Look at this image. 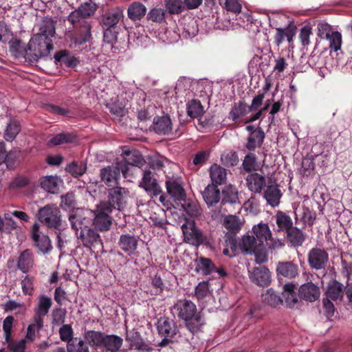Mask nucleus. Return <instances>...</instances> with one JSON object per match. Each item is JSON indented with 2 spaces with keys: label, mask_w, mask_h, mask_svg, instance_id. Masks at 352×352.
Wrapping results in <instances>:
<instances>
[{
  "label": "nucleus",
  "mask_w": 352,
  "mask_h": 352,
  "mask_svg": "<svg viewBox=\"0 0 352 352\" xmlns=\"http://www.w3.org/2000/svg\"><path fill=\"white\" fill-rule=\"evenodd\" d=\"M97 9L96 3L85 2L68 15L67 21L74 29L76 43L82 45L91 39L92 21L89 19L95 14Z\"/></svg>",
  "instance_id": "f257e3e1"
},
{
  "label": "nucleus",
  "mask_w": 352,
  "mask_h": 352,
  "mask_svg": "<svg viewBox=\"0 0 352 352\" xmlns=\"http://www.w3.org/2000/svg\"><path fill=\"white\" fill-rule=\"evenodd\" d=\"M56 21L52 18L45 17L39 24L38 32L30 40L28 47L32 52V60L37 62L47 57L54 48L52 38L56 33Z\"/></svg>",
  "instance_id": "f03ea898"
},
{
  "label": "nucleus",
  "mask_w": 352,
  "mask_h": 352,
  "mask_svg": "<svg viewBox=\"0 0 352 352\" xmlns=\"http://www.w3.org/2000/svg\"><path fill=\"white\" fill-rule=\"evenodd\" d=\"M179 318L185 321L186 328L195 334L204 325L205 320L199 313L197 312L196 305L189 300H179L174 305Z\"/></svg>",
  "instance_id": "7ed1b4c3"
},
{
  "label": "nucleus",
  "mask_w": 352,
  "mask_h": 352,
  "mask_svg": "<svg viewBox=\"0 0 352 352\" xmlns=\"http://www.w3.org/2000/svg\"><path fill=\"white\" fill-rule=\"evenodd\" d=\"M85 339L91 347L101 349L106 352H118L123 342L122 338L118 336L106 335L94 330L87 331Z\"/></svg>",
  "instance_id": "20e7f679"
},
{
  "label": "nucleus",
  "mask_w": 352,
  "mask_h": 352,
  "mask_svg": "<svg viewBox=\"0 0 352 352\" xmlns=\"http://www.w3.org/2000/svg\"><path fill=\"white\" fill-rule=\"evenodd\" d=\"M184 241L190 245L199 247L201 245L208 246L210 245V238L203 234L199 229L194 220H186L182 226Z\"/></svg>",
  "instance_id": "39448f33"
},
{
  "label": "nucleus",
  "mask_w": 352,
  "mask_h": 352,
  "mask_svg": "<svg viewBox=\"0 0 352 352\" xmlns=\"http://www.w3.org/2000/svg\"><path fill=\"white\" fill-rule=\"evenodd\" d=\"M38 220L47 228L59 230L61 224V212L55 204H47L38 209Z\"/></svg>",
  "instance_id": "423d86ee"
},
{
  "label": "nucleus",
  "mask_w": 352,
  "mask_h": 352,
  "mask_svg": "<svg viewBox=\"0 0 352 352\" xmlns=\"http://www.w3.org/2000/svg\"><path fill=\"white\" fill-rule=\"evenodd\" d=\"M129 190L120 186H114L108 190L107 201L100 202L103 210L113 212V210H121L125 206Z\"/></svg>",
  "instance_id": "0eeeda50"
},
{
  "label": "nucleus",
  "mask_w": 352,
  "mask_h": 352,
  "mask_svg": "<svg viewBox=\"0 0 352 352\" xmlns=\"http://www.w3.org/2000/svg\"><path fill=\"white\" fill-rule=\"evenodd\" d=\"M122 172L124 178L127 177V167L124 163H117L116 166H107L100 170L101 180L109 186L118 184V180Z\"/></svg>",
  "instance_id": "6e6552de"
},
{
  "label": "nucleus",
  "mask_w": 352,
  "mask_h": 352,
  "mask_svg": "<svg viewBox=\"0 0 352 352\" xmlns=\"http://www.w3.org/2000/svg\"><path fill=\"white\" fill-rule=\"evenodd\" d=\"M223 226L228 230L225 235L226 241L230 245L231 248L235 247L237 243L236 235L240 232L243 226L241 219L236 215H228L223 220Z\"/></svg>",
  "instance_id": "1a4fd4ad"
},
{
  "label": "nucleus",
  "mask_w": 352,
  "mask_h": 352,
  "mask_svg": "<svg viewBox=\"0 0 352 352\" xmlns=\"http://www.w3.org/2000/svg\"><path fill=\"white\" fill-rule=\"evenodd\" d=\"M329 259V254L323 248H313L307 254V262L310 268L316 270H325Z\"/></svg>",
  "instance_id": "9d476101"
},
{
  "label": "nucleus",
  "mask_w": 352,
  "mask_h": 352,
  "mask_svg": "<svg viewBox=\"0 0 352 352\" xmlns=\"http://www.w3.org/2000/svg\"><path fill=\"white\" fill-rule=\"evenodd\" d=\"M80 239L85 248H103V243L100 236L97 230L84 226V229H81L79 235L77 236Z\"/></svg>",
  "instance_id": "9b49d317"
},
{
  "label": "nucleus",
  "mask_w": 352,
  "mask_h": 352,
  "mask_svg": "<svg viewBox=\"0 0 352 352\" xmlns=\"http://www.w3.org/2000/svg\"><path fill=\"white\" fill-rule=\"evenodd\" d=\"M40 226L38 223H34L32 227V239L34 241L35 247L38 251L43 254L49 253L52 249L51 240L47 235L41 234L39 232Z\"/></svg>",
  "instance_id": "f8f14e48"
},
{
  "label": "nucleus",
  "mask_w": 352,
  "mask_h": 352,
  "mask_svg": "<svg viewBox=\"0 0 352 352\" xmlns=\"http://www.w3.org/2000/svg\"><path fill=\"white\" fill-rule=\"evenodd\" d=\"M124 18V10L117 6L105 11L100 16V24L102 28H118L117 25Z\"/></svg>",
  "instance_id": "ddd939ff"
},
{
  "label": "nucleus",
  "mask_w": 352,
  "mask_h": 352,
  "mask_svg": "<svg viewBox=\"0 0 352 352\" xmlns=\"http://www.w3.org/2000/svg\"><path fill=\"white\" fill-rule=\"evenodd\" d=\"M94 212V219L93 225L97 230L107 231L110 229L112 224V219L110 214L112 212H108L103 210L102 204L96 206Z\"/></svg>",
  "instance_id": "4468645a"
},
{
  "label": "nucleus",
  "mask_w": 352,
  "mask_h": 352,
  "mask_svg": "<svg viewBox=\"0 0 352 352\" xmlns=\"http://www.w3.org/2000/svg\"><path fill=\"white\" fill-rule=\"evenodd\" d=\"M139 237L129 233L122 234L118 241V247L127 256L135 254L138 249Z\"/></svg>",
  "instance_id": "2eb2a0df"
},
{
  "label": "nucleus",
  "mask_w": 352,
  "mask_h": 352,
  "mask_svg": "<svg viewBox=\"0 0 352 352\" xmlns=\"http://www.w3.org/2000/svg\"><path fill=\"white\" fill-rule=\"evenodd\" d=\"M248 272L250 280L255 285L259 287H267L270 284V272L266 267H254Z\"/></svg>",
  "instance_id": "dca6fc26"
},
{
  "label": "nucleus",
  "mask_w": 352,
  "mask_h": 352,
  "mask_svg": "<svg viewBox=\"0 0 352 352\" xmlns=\"http://www.w3.org/2000/svg\"><path fill=\"white\" fill-rule=\"evenodd\" d=\"M166 188L169 195L175 201H185L186 193L182 185V181L180 177L168 178L166 181Z\"/></svg>",
  "instance_id": "f3484780"
},
{
  "label": "nucleus",
  "mask_w": 352,
  "mask_h": 352,
  "mask_svg": "<svg viewBox=\"0 0 352 352\" xmlns=\"http://www.w3.org/2000/svg\"><path fill=\"white\" fill-rule=\"evenodd\" d=\"M157 329L160 335L165 338H173L178 332V328L173 319L163 316L157 320Z\"/></svg>",
  "instance_id": "a211bd4d"
},
{
  "label": "nucleus",
  "mask_w": 352,
  "mask_h": 352,
  "mask_svg": "<svg viewBox=\"0 0 352 352\" xmlns=\"http://www.w3.org/2000/svg\"><path fill=\"white\" fill-rule=\"evenodd\" d=\"M141 182V186L145 190L150 192L153 197H157L162 192L161 187L159 186L154 174L151 170H144Z\"/></svg>",
  "instance_id": "6ab92c4d"
},
{
  "label": "nucleus",
  "mask_w": 352,
  "mask_h": 352,
  "mask_svg": "<svg viewBox=\"0 0 352 352\" xmlns=\"http://www.w3.org/2000/svg\"><path fill=\"white\" fill-rule=\"evenodd\" d=\"M320 295V288L312 282L302 284L298 289L299 297L308 302H314Z\"/></svg>",
  "instance_id": "aec40b11"
},
{
  "label": "nucleus",
  "mask_w": 352,
  "mask_h": 352,
  "mask_svg": "<svg viewBox=\"0 0 352 352\" xmlns=\"http://www.w3.org/2000/svg\"><path fill=\"white\" fill-rule=\"evenodd\" d=\"M34 256L33 252L30 249H25L19 254L17 258V268L23 273H28L34 267Z\"/></svg>",
  "instance_id": "412c9836"
},
{
  "label": "nucleus",
  "mask_w": 352,
  "mask_h": 352,
  "mask_svg": "<svg viewBox=\"0 0 352 352\" xmlns=\"http://www.w3.org/2000/svg\"><path fill=\"white\" fill-rule=\"evenodd\" d=\"M247 187L254 193H261L266 186V179L258 173H250L246 179Z\"/></svg>",
  "instance_id": "4be33fe9"
},
{
  "label": "nucleus",
  "mask_w": 352,
  "mask_h": 352,
  "mask_svg": "<svg viewBox=\"0 0 352 352\" xmlns=\"http://www.w3.org/2000/svg\"><path fill=\"white\" fill-rule=\"evenodd\" d=\"M276 272L278 276L293 278L298 275L299 267L294 261L278 262L276 266Z\"/></svg>",
  "instance_id": "5701e85b"
},
{
  "label": "nucleus",
  "mask_w": 352,
  "mask_h": 352,
  "mask_svg": "<svg viewBox=\"0 0 352 352\" xmlns=\"http://www.w3.org/2000/svg\"><path fill=\"white\" fill-rule=\"evenodd\" d=\"M265 135L263 129L260 126L256 128L255 131H252L247 138V142L245 145V148L254 151L256 148H259L263 145Z\"/></svg>",
  "instance_id": "b1692460"
},
{
  "label": "nucleus",
  "mask_w": 352,
  "mask_h": 352,
  "mask_svg": "<svg viewBox=\"0 0 352 352\" xmlns=\"http://www.w3.org/2000/svg\"><path fill=\"white\" fill-rule=\"evenodd\" d=\"M153 128L157 134L169 135L172 131V122L169 116L155 118Z\"/></svg>",
  "instance_id": "393cba45"
},
{
  "label": "nucleus",
  "mask_w": 352,
  "mask_h": 352,
  "mask_svg": "<svg viewBox=\"0 0 352 352\" xmlns=\"http://www.w3.org/2000/svg\"><path fill=\"white\" fill-rule=\"evenodd\" d=\"M252 230L260 245H264L265 242L272 238V234L267 223H259L254 226Z\"/></svg>",
  "instance_id": "a878e982"
},
{
  "label": "nucleus",
  "mask_w": 352,
  "mask_h": 352,
  "mask_svg": "<svg viewBox=\"0 0 352 352\" xmlns=\"http://www.w3.org/2000/svg\"><path fill=\"white\" fill-rule=\"evenodd\" d=\"M21 131L20 121L15 117H11L3 132V138L7 142H12Z\"/></svg>",
  "instance_id": "bb28decb"
},
{
  "label": "nucleus",
  "mask_w": 352,
  "mask_h": 352,
  "mask_svg": "<svg viewBox=\"0 0 352 352\" xmlns=\"http://www.w3.org/2000/svg\"><path fill=\"white\" fill-rule=\"evenodd\" d=\"M202 196L208 206H212L221 199L220 190L216 184H208L202 192Z\"/></svg>",
  "instance_id": "cd10ccee"
},
{
  "label": "nucleus",
  "mask_w": 352,
  "mask_h": 352,
  "mask_svg": "<svg viewBox=\"0 0 352 352\" xmlns=\"http://www.w3.org/2000/svg\"><path fill=\"white\" fill-rule=\"evenodd\" d=\"M124 159L118 163H124L127 167V174L129 166L140 167L144 164V160L141 153L136 150L125 151Z\"/></svg>",
  "instance_id": "c85d7f7f"
},
{
  "label": "nucleus",
  "mask_w": 352,
  "mask_h": 352,
  "mask_svg": "<svg viewBox=\"0 0 352 352\" xmlns=\"http://www.w3.org/2000/svg\"><path fill=\"white\" fill-rule=\"evenodd\" d=\"M296 285L290 283L285 284L282 292L286 306L290 308L294 307L298 302V294L296 292Z\"/></svg>",
  "instance_id": "c756f323"
},
{
  "label": "nucleus",
  "mask_w": 352,
  "mask_h": 352,
  "mask_svg": "<svg viewBox=\"0 0 352 352\" xmlns=\"http://www.w3.org/2000/svg\"><path fill=\"white\" fill-rule=\"evenodd\" d=\"M209 172L212 180L211 184L218 186L226 184L227 180L226 169L217 164H214L210 166Z\"/></svg>",
  "instance_id": "7c9ffc66"
},
{
  "label": "nucleus",
  "mask_w": 352,
  "mask_h": 352,
  "mask_svg": "<svg viewBox=\"0 0 352 352\" xmlns=\"http://www.w3.org/2000/svg\"><path fill=\"white\" fill-rule=\"evenodd\" d=\"M54 58L56 64H58V63L64 64L67 67H75L79 63L78 58L70 55L69 52L67 50L58 51L54 54Z\"/></svg>",
  "instance_id": "2f4dec72"
},
{
  "label": "nucleus",
  "mask_w": 352,
  "mask_h": 352,
  "mask_svg": "<svg viewBox=\"0 0 352 352\" xmlns=\"http://www.w3.org/2000/svg\"><path fill=\"white\" fill-rule=\"evenodd\" d=\"M282 197V192L278 186L269 185L263 193V197L267 203L272 207L278 206L280 204V199Z\"/></svg>",
  "instance_id": "473e14b6"
},
{
  "label": "nucleus",
  "mask_w": 352,
  "mask_h": 352,
  "mask_svg": "<svg viewBox=\"0 0 352 352\" xmlns=\"http://www.w3.org/2000/svg\"><path fill=\"white\" fill-rule=\"evenodd\" d=\"M239 245L243 252L250 254H252L261 246L254 236L249 234L243 235Z\"/></svg>",
  "instance_id": "72a5a7b5"
},
{
  "label": "nucleus",
  "mask_w": 352,
  "mask_h": 352,
  "mask_svg": "<svg viewBox=\"0 0 352 352\" xmlns=\"http://www.w3.org/2000/svg\"><path fill=\"white\" fill-rule=\"evenodd\" d=\"M39 181L41 188L45 191L52 194L58 192V177L56 175L43 176Z\"/></svg>",
  "instance_id": "f704fd0d"
},
{
  "label": "nucleus",
  "mask_w": 352,
  "mask_h": 352,
  "mask_svg": "<svg viewBox=\"0 0 352 352\" xmlns=\"http://www.w3.org/2000/svg\"><path fill=\"white\" fill-rule=\"evenodd\" d=\"M126 340L129 342L131 348L138 350L148 351L151 349L143 341L141 335L138 331H130L126 333Z\"/></svg>",
  "instance_id": "c9c22d12"
},
{
  "label": "nucleus",
  "mask_w": 352,
  "mask_h": 352,
  "mask_svg": "<svg viewBox=\"0 0 352 352\" xmlns=\"http://www.w3.org/2000/svg\"><path fill=\"white\" fill-rule=\"evenodd\" d=\"M286 234L287 241L294 248L302 246L306 240V234L296 227H293Z\"/></svg>",
  "instance_id": "e433bc0d"
},
{
  "label": "nucleus",
  "mask_w": 352,
  "mask_h": 352,
  "mask_svg": "<svg viewBox=\"0 0 352 352\" xmlns=\"http://www.w3.org/2000/svg\"><path fill=\"white\" fill-rule=\"evenodd\" d=\"M146 8L140 2L135 1L132 3L128 8V17L133 21H140L146 14Z\"/></svg>",
  "instance_id": "4c0bfd02"
},
{
  "label": "nucleus",
  "mask_w": 352,
  "mask_h": 352,
  "mask_svg": "<svg viewBox=\"0 0 352 352\" xmlns=\"http://www.w3.org/2000/svg\"><path fill=\"white\" fill-rule=\"evenodd\" d=\"M278 232H287L293 227L292 218L283 211H278L275 216Z\"/></svg>",
  "instance_id": "58836bf2"
},
{
  "label": "nucleus",
  "mask_w": 352,
  "mask_h": 352,
  "mask_svg": "<svg viewBox=\"0 0 352 352\" xmlns=\"http://www.w3.org/2000/svg\"><path fill=\"white\" fill-rule=\"evenodd\" d=\"M77 136L74 133L62 132L51 138L48 144L51 146H58L63 144H71L76 141Z\"/></svg>",
  "instance_id": "ea45409f"
},
{
  "label": "nucleus",
  "mask_w": 352,
  "mask_h": 352,
  "mask_svg": "<svg viewBox=\"0 0 352 352\" xmlns=\"http://www.w3.org/2000/svg\"><path fill=\"white\" fill-rule=\"evenodd\" d=\"M250 112L248 105L243 101H239L234 104L229 113V118L236 122L240 118Z\"/></svg>",
  "instance_id": "a19ab883"
},
{
  "label": "nucleus",
  "mask_w": 352,
  "mask_h": 352,
  "mask_svg": "<svg viewBox=\"0 0 352 352\" xmlns=\"http://www.w3.org/2000/svg\"><path fill=\"white\" fill-rule=\"evenodd\" d=\"M186 111L188 116L192 118H198L204 113V107L197 99H192L186 104Z\"/></svg>",
  "instance_id": "79ce46f5"
},
{
  "label": "nucleus",
  "mask_w": 352,
  "mask_h": 352,
  "mask_svg": "<svg viewBox=\"0 0 352 352\" xmlns=\"http://www.w3.org/2000/svg\"><path fill=\"white\" fill-rule=\"evenodd\" d=\"M10 52L16 58L25 57L28 54L25 43L17 38H12L9 42Z\"/></svg>",
  "instance_id": "37998d69"
},
{
  "label": "nucleus",
  "mask_w": 352,
  "mask_h": 352,
  "mask_svg": "<svg viewBox=\"0 0 352 352\" xmlns=\"http://www.w3.org/2000/svg\"><path fill=\"white\" fill-rule=\"evenodd\" d=\"M196 271L201 270L204 275H210L216 270V266L210 258L200 256L196 259Z\"/></svg>",
  "instance_id": "c03bdc74"
},
{
  "label": "nucleus",
  "mask_w": 352,
  "mask_h": 352,
  "mask_svg": "<svg viewBox=\"0 0 352 352\" xmlns=\"http://www.w3.org/2000/svg\"><path fill=\"white\" fill-rule=\"evenodd\" d=\"M184 204L182 205L184 211L191 217L201 216L202 210L197 201L191 199H185Z\"/></svg>",
  "instance_id": "a18cd8bd"
},
{
  "label": "nucleus",
  "mask_w": 352,
  "mask_h": 352,
  "mask_svg": "<svg viewBox=\"0 0 352 352\" xmlns=\"http://www.w3.org/2000/svg\"><path fill=\"white\" fill-rule=\"evenodd\" d=\"M87 164L82 161H73L68 164L65 168L66 171L75 178L83 175L87 171Z\"/></svg>",
  "instance_id": "49530a36"
},
{
  "label": "nucleus",
  "mask_w": 352,
  "mask_h": 352,
  "mask_svg": "<svg viewBox=\"0 0 352 352\" xmlns=\"http://www.w3.org/2000/svg\"><path fill=\"white\" fill-rule=\"evenodd\" d=\"M52 305V300L45 295H40L37 306L35 308V314L41 316H46Z\"/></svg>",
  "instance_id": "de8ad7c7"
},
{
  "label": "nucleus",
  "mask_w": 352,
  "mask_h": 352,
  "mask_svg": "<svg viewBox=\"0 0 352 352\" xmlns=\"http://www.w3.org/2000/svg\"><path fill=\"white\" fill-rule=\"evenodd\" d=\"M262 297L263 302L273 307L283 303V298L278 295L272 288L267 289L266 293L263 294Z\"/></svg>",
  "instance_id": "09e8293b"
},
{
  "label": "nucleus",
  "mask_w": 352,
  "mask_h": 352,
  "mask_svg": "<svg viewBox=\"0 0 352 352\" xmlns=\"http://www.w3.org/2000/svg\"><path fill=\"white\" fill-rule=\"evenodd\" d=\"M67 352H89V347L80 338H75L67 344Z\"/></svg>",
  "instance_id": "8fccbe9b"
},
{
  "label": "nucleus",
  "mask_w": 352,
  "mask_h": 352,
  "mask_svg": "<svg viewBox=\"0 0 352 352\" xmlns=\"http://www.w3.org/2000/svg\"><path fill=\"white\" fill-rule=\"evenodd\" d=\"M69 221L72 229L76 231V235L78 236L81 229H84L82 214L73 211L69 216Z\"/></svg>",
  "instance_id": "3c124183"
},
{
  "label": "nucleus",
  "mask_w": 352,
  "mask_h": 352,
  "mask_svg": "<svg viewBox=\"0 0 352 352\" xmlns=\"http://www.w3.org/2000/svg\"><path fill=\"white\" fill-rule=\"evenodd\" d=\"M198 31L199 28L196 20L190 17L185 19L184 23V36L193 37L197 35Z\"/></svg>",
  "instance_id": "603ef678"
},
{
  "label": "nucleus",
  "mask_w": 352,
  "mask_h": 352,
  "mask_svg": "<svg viewBox=\"0 0 352 352\" xmlns=\"http://www.w3.org/2000/svg\"><path fill=\"white\" fill-rule=\"evenodd\" d=\"M343 285L339 282L334 280L328 287L327 294L329 298L333 300H338L342 296Z\"/></svg>",
  "instance_id": "864d4df0"
},
{
  "label": "nucleus",
  "mask_w": 352,
  "mask_h": 352,
  "mask_svg": "<svg viewBox=\"0 0 352 352\" xmlns=\"http://www.w3.org/2000/svg\"><path fill=\"white\" fill-rule=\"evenodd\" d=\"M165 7L170 14H179L184 10V2L182 0H166Z\"/></svg>",
  "instance_id": "5fc2aeb1"
},
{
  "label": "nucleus",
  "mask_w": 352,
  "mask_h": 352,
  "mask_svg": "<svg viewBox=\"0 0 352 352\" xmlns=\"http://www.w3.org/2000/svg\"><path fill=\"white\" fill-rule=\"evenodd\" d=\"M242 167L247 173H251L257 170L256 156L253 153H248L243 161Z\"/></svg>",
  "instance_id": "6e6d98bb"
},
{
  "label": "nucleus",
  "mask_w": 352,
  "mask_h": 352,
  "mask_svg": "<svg viewBox=\"0 0 352 352\" xmlns=\"http://www.w3.org/2000/svg\"><path fill=\"white\" fill-rule=\"evenodd\" d=\"M151 288L150 290V294L152 296H159L161 295L164 289L165 285L164 283L160 276L157 274L155 275L151 280Z\"/></svg>",
  "instance_id": "4d7b16f0"
},
{
  "label": "nucleus",
  "mask_w": 352,
  "mask_h": 352,
  "mask_svg": "<svg viewBox=\"0 0 352 352\" xmlns=\"http://www.w3.org/2000/svg\"><path fill=\"white\" fill-rule=\"evenodd\" d=\"M104 42L113 45L118 38V28H102Z\"/></svg>",
  "instance_id": "13d9d810"
},
{
  "label": "nucleus",
  "mask_w": 352,
  "mask_h": 352,
  "mask_svg": "<svg viewBox=\"0 0 352 352\" xmlns=\"http://www.w3.org/2000/svg\"><path fill=\"white\" fill-rule=\"evenodd\" d=\"M43 108L47 112L56 116H65L70 113L68 109H65L53 104H44Z\"/></svg>",
  "instance_id": "bf43d9fd"
},
{
  "label": "nucleus",
  "mask_w": 352,
  "mask_h": 352,
  "mask_svg": "<svg viewBox=\"0 0 352 352\" xmlns=\"http://www.w3.org/2000/svg\"><path fill=\"white\" fill-rule=\"evenodd\" d=\"M60 338L63 342H67L69 344V342L74 340V331L70 324H63L59 329Z\"/></svg>",
  "instance_id": "052dcab7"
},
{
  "label": "nucleus",
  "mask_w": 352,
  "mask_h": 352,
  "mask_svg": "<svg viewBox=\"0 0 352 352\" xmlns=\"http://www.w3.org/2000/svg\"><path fill=\"white\" fill-rule=\"evenodd\" d=\"M223 197L221 199V204L224 205L227 203L236 204L238 201V192L232 189H226L222 191Z\"/></svg>",
  "instance_id": "680f3d73"
},
{
  "label": "nucleus",
  "mask_w": 352,
  "mask_h": 352,
  "mask_svg": "<svg viewBox=\"0 0 352 352\" xmlns=\"http://www.w3.org/2000/svg\"><path fill=\"white\" fill-rule=\"evenodd\" d=\"M210 156V152L208 150L199 151L192 158V164L198 167L202 166L208 161Z\"/></svg>",
  "instance_id": "e2e57ef3"
},
{
  "label": "nucleus",
  "mask_w": 352,
  "mask_h": 352,
  "mask_svg": "<svg viewBox=\"0 0 352 352\" xmlns=\"http://www.w3.org/2000/svg\"><path fill=\"white\" fill-rule=\"evenodd\" d=\"M327 40L329 41V47L331 50L337 52L340 49L342 45V34L339 32L334 31L331 34Z\"/></svg>",
  "instance_id": "0e129e2a"
},
{
  "label": "nucleus",
  "mask_w": 352,
  "mask_h": 352,
  "mask_svg": "<svg viewBox=\"0 0 352 352\" xmlns=\"http://www.w3.org/2000/svg\"><path fill=\"white\" fill-rule=\"evenodd\" d=\"M146 18L148 21L160 23L165 18V11L162 8H153L148 12Z\"/></svg>",
  "instance_id": "69168bd1"
},
{
  "label": "nucleus",
  "mask_w": 352,
  "mask_h": 352,
  "mask_svg": "<svg viewBox=\"0 0 352 352\" xmlns=\"http://www.w3.org/2000/svg\"><path fill=\"white\" fill-rule=\"evenodd\" d=\"M8 344V349L12 352H24L26 348V340L22 339L19 341H14L10 338L8 342H6Z\"/></svg>",
  "instance_id": "338daca9"
},
{
  "label": "nucleus",
  "mask_w": 352,
  "mask_h": 352,
  "mask_svg": "<svg viewBox=\"0 0 352 352\" xmlns=\"http://www.w3.org/2000/svg\"><path fill=\"white\" fill-rule=\"evenodd\" d=\"M208 283L202 281L195 287V294L198 300H202L208 296Z\"/></svg>",
  "instance_id": "774afa93"
}]
</instances>
